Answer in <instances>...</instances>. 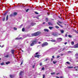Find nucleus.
<instances>
[{
  "instance_id": "obj_23",
  "label": "nucleus",
  "mask_w": 78,
  "mask_h": 78,
  "mask_svg": "<svg viewBox=\"0 0 78 78\" xmlns=\"http://www.w3.org/2000/svg\"><path fill=\"white\" fill-rule=\"evenodd\" d=\"M74 31H75V33H76L77 34H78V30H75Z\"/></svg>"
},
{
  "instance_id": "obj_1",
  "label": "nucleus",
  "mask_w": 78,
  "mask_h": 78,
  "mask_svg": "<svg viewBox=\"0 0 78 78\" xmlns=\"http://www.w3.org/2000/svg\"><path fill=\"white\" fill-rule=\"evenodd\" d=\"M41 33V31H37L31 34L32 36H38Z\"/></svg>"
},
{
  "instance_id": "obj_39",
  "label": "nucleus",
  "mask_w": 78,
  "mask_h": 78,
  "mask_svg": "<svg viewBox=\"0 0 78 78\" xmlns=\"http://www.w3.org/2000/svg\"><path fill=\"white\" fill-rule=\"evenodd\" d=\"M59 57H60V56L59 55H58L57 57V59H58V58H59Z\"/></svg>"
},
{
  "instance_id": "obj_26",
  "label": "nucleus",
  "mask_w": 78,
  "mask_h": 78,
  "mask_svg": "<svg viewBox=\"0 0 78 78\" xmlns=\"http://www.w3.org/2000/svg\"><path fill=\"white\" fill-rule=\"evenodd\" d=\"M23 61L22 60V61L21 62V63L20 65H22V64H23Z\"/></svg>"
},
{
  "instance_id": "obj_15",
  "label": "nucleus",
  "mask_w": 78,
  "mask_h": 78,
  "mask_svg": "<svg viewBox=\"0 0 78 78\" xmlns=\"http://www.w3.org/2000/svg\"><path fill=\"white\" fill-rule=\"evenodd\" d=\"M68 69H73V66H68Z\"/></svg>"
},
{
  "instance_id": "obj_45",
  "label": "nucleus",
  "mask_w": 78,
  "mask_h": 78,
  "mask_svg": "<svg viewBox=\"0 0 78 78\" xmlns=\"http://www.w3.org/2000/svg\"><path fill=\"white\" fill-rule=\"evenodd\" d=\"M41 69L43 70H44L45 69L44 68V67H43L41 68Z\"/></svg>"
},
{
  "instance_id": "obj_36",
  "label": "nucleus",
  "mask_w": 78,
  "mask_h": 78,
  "mask_svg": "<svg viewBox=\"0 0 78 78\" xmlns=\"http://www.w3.org/2000/svg\"><path fill=\"white\" fill-rule=\"evenodd\" d=\"M68 37H72V36H71V35H68Z\"/></svg>"
},
{
  "instance_id": "obj_4",
  "label": "nucleus",
  "mask_w": 78,
  "mask_h": 78,
  "mask_svg": "<svg viewBox=\"0 0 78 78\" xmlns=\"http://www.w3.org/2000/svg\"><path fill=\"white\" fill-rule=\"evenodd\" d=\"M52 34L53 36H55L56 37H57L58 36V33H53Z\"/></svg>"
},
{
  "instance_id": "obj_3",
  "label": "nucleus",
  "mask_w": 78,
  "mask_h": 78,
  "mask_svg": "<svg viewBox=\"0 0 78 78\" xmlns=\"http://www.w3.org/2000/svg\"><path fill=\"white\" fill-rule=\"evenodd\" d=\"M48 44V43H47V42H44L41 44V47H44L47 46Z\"/></svg>"
},
{
  "instance_id": "obj_47",
  "label": "nucleus",
  "mask_w": 78,
  "mask_h": 78,
  "mask_svg": "<svg viewBox=\"0 0 78 78\" xmlns=\"http://www.w3.org/2000/svg\"><path fill=\"white\" fill-rule=\"evenodd\" d=\"M5 18L4 17V18L3 19V21H5Z\"/></svg>"
},
{
  "instance_id": "obj_11",
  "label": "nucleus",
  "mask_w": 78,
  "mask_h": 78,
  "mask_svg": "<svg viewBox=\"0 0 78 78\" xmlns=\"http://www.w3.org/2000/svg\"><path fill=\"white\" fill-rule=\"evenodd\" d=\"M14 51H14V50H12L11 51L12 53L13 54V55H14Z\"/></svg>"
},
{
  "instance_id": "obj_52",
  "label": "nucleus",
  "mask_w": 78,
  "mask_h": 78,
  "mask_svg": "<svg viewBox=\"0 0 78 78\" xmlns=\"http://www.w3.org/2000/svg\"><path fill=\"white\" fill-rule=\"evenodd\" d=\"M52 58H55V56H54V55H53L52 56Z\"/></svg>"
},
{
  "instance_id": "obj_16",
  "label": "nucleus",
  "mask_w": 78,
  "mask_h": 78,
  "mask_svg": "<svg viewBox=\"0 0 78 78\" xmlns=\"http://www.w3.org/2000/svg\"><path fill=\"white\" fill-rule=\"evenodd\" d=\"M60 32H61V33L63 34L64 32V31L62 30H60Z\"/></svg>"
},
{
  "instance_id": "obj_27",
  "label": "nucleus",
  "mask_w": 78,
  "mask_h": 78,
  "mask_svg": "<svg viewBox=\"0 0 78 78\" xmlns=\"http://www.w3.org/2000/svg\"><path fill=\"white\" fill-rule=\"evenodd\" d=\"M22 31H25V28L23 27L22 29Z\"/></svg>"
},
{
  "instance_id": "obj_55",
  "label": "nucleus",
  "mask_w": 78,
  "mask_h": 78,
  "mask_svg": "<svg viewBox=\"0 0 78 78\" xmlns=\"http://www.w3.org/2000/svg\"><path fill=\"white\" fill-rule=\"evenodd\" d=\"M68 53H71L72 52L70 51H68Z\"/></svg>"
},
{
  "instance_id": "obj_49",
  "label": "nucleus",
  "mask_w": 78,
  "mask_h": 78,
  "mask_svg": "<svg viewBox=\"0 0 78 78\" xmlns=\"http://www.w3.org/2000/svg\"><path fill=\"white\" fill-rule=\"evenodd\" d=\"M67 36H68L67 34H65V37H67Z\"/></svg>"
},
{
  "instance_id": "obj_14",
  "label": "nucleus",
  "mask_w": 78,
  "mask_h": 78,
  "mask_svg": "<svg viewBox=\"0 0 78 78\" xmlns=\"http://www.w3.org/2000/svg\"><path fill=\"white\" fill-rule=\"evenodd\" d=\"M49 29H50V30H51L52 29H53V27H49Z\"/></svg>"
},
{
  "instance_id": "obj_57",
  "label": "nucleus",
  "mask_w": 78,
  "mask_h": 78,
  "mask_svg": "<svg viewBox=\"0 0 78 78\" xmlns=\"http://www.w3.org/2000/svg\"><path fill=\"white\" fill-rule=\"evenodd\" d=\"M67 44V42H66L65 43V45H66V44Z\"/></svg>"
},
{
  "instance_id": "obj_50",
  "label": "nucleus",
  "mask_w": 78,
  "mask_h": 78,
  "mask_svg": "<svg viewBox=\"0 0 78 78\" xmlns=\"http://www.w3.org/2000/svg\"><path fill=\"white\" fill-rule=\"evenodd\" d=\"M64 78V77L63 76H61L60 77V78Z\"/></svg>"
},
{
  "instance_id": "obj_9",
  "label": "nucleus",
  "mask_w": 78,
  "mask_h": 78,
  "mask_svg": "<svg viewBox=\"0 0 78 78\" xmlns=\"http://www.w3.org/2000/svg\"><path fill=\"white\" fill-rule=\"evenodd\" d=\"M23 71H20V75H22L23 73Z\"/></svg>"
},
{
  "instance_id": "obj_13",
  "label": "nucleus",
  "mask_w": 78,
  "mask_h": 78,
  "mask_svg": "<svg viewBox=\"0 0 78 78\" xmlns=\"http://www.w3.org/2000/svg\"><path fill=\"white\" fill-rule=\"evenodd\" d=\"M9 76L10 78H14V75H10Z\"/></svg>"
},
{
  "instance_id": "obj_40",
  "label": "nucleus",
  "mask_w": 78,
  "mask_h": 78,
  "mask_svg": "<svg viewBox=\"0 0 78 78\" xmlns=\"http://www.w3.org/2000/svg\"><path fill=\"white\" fill-rule=\"evenodd\" d=\"M75 56H78V53H76V54H75Z\"/></svg>"
},
{
  "instance_id": "obj_58",
  "label": "nucleus",
  "mask_w": 78,
  "mask_h": 78,
  "mask_svg": "<svg viewBox=\"0 0 78 78\" xmlns=\"http://www.w3.org/2000/svg\"><path fill=\"white\" fill-rule=\"evenodd\" d=\"M3 47H4V45H3L1 46V48H3Z\"/></svg>"
},
{
  "instance_id": "obj_59",
  "label": "nucleus",
  "mask_w": 78,
  "mask_h": 78,
  "mask_svg": "<svg viewBox=\"0 0 78 78\" xmlns=\"http://www.w3.org/2000/svg\"><path fill=\"white\" fill-rule=\"evenodd\" d=\"M59 23H62V22H61L60 21H58Z\"/></svg>"
},
{
  "instance_id": "obj_42",
  "label": "nucleus",
  "mask_w": 78,
  "mask_h": 78,
  "mask_svg": "<svg viewBox=\"0 0 78 78\" xmlns=\"http://www.w3.org/2000/svg\"><path fill=\"white\" fill-rule=\"evenodd\" d=\"M13 29L14 30H17V28L16 27H14Z\"/></svg>"
},
{
  "instance_id": "obj_41",
  "label": "nucleus",
  "mask_w": 78,
  "mask_h": 78,
  "mask_svg": "<svg viewBox=\"0 0 78 78\" xmlns=\"http://www.w3.org/2000/svg\"><path fill=\"white\" fill-rule=\"evenodd\" d=\"M40 66H42V62H41L40 64Z\"/></svg>"
},
{
  "instance_id": "obj_60",
  "label": "nucleus",
  "mask_w": 78,
  "mask_h": 78,
  "mask_svg": "<svg viewBox=\"0 0 78 78\" xmlns=\"http://www.w3.org/2000/svg\"><path fill=\"white\" fill-rule=\"evenodd\" d=\"M6 13H5L4 14V16H5V15H6Z\"/></svg>"
},
{
  "instance_id": "obj_2",
  "label": "nucleus",
  "mask_w": 78,
  "mask_h": 78,
  "mask_svg": "<svg viewBox=\"0 0 78 78\" xmlns=\"http://www.w3.org/2000/svg\"><path fill=\"white\" fill-rule=\"evenodd\" d=\"M37 43V41L36 40H33L32 42V43L30 44V46H33L34 45L36 44Z\"/></svg>"
},
{
  "instance_id": "obj_30",
  "label": "nucleus",
  "mask_w": 78,
  "mask_h": 78,
  "mask_svg": "<svg viewBox=\"0 0 78 78\" xmlns=\"http://www.w3.org/2000/svg\"><path fill=\"white\" fill-rule=\"evenodd\" d=\"M58 17L59 19H62V18L61 16H58Z\"/></svg>"
},
{
  "instance_id": "obj_48",
  "label": "nucleus",
  "mask_w": 78,
  "mask_h": 78,
  "mask_svg": "<svg viewBox=\"0 0 78 78\" xmlns=\"http://www.w3.org/2000/svg\"><path fill=\"white\" fill-rule=\"evenodd\" d=\"M4 64V63H1V65H2V66H3Z\"/></svg>"
},
{
  "instance_id": "obj_62",
  "label": "nucleus",
  "mask_w": 78,
  "mask_h": 78,
  "mask_svg": "<svg viewBox=\"0 0 78 78\" xmlns=\"http://www.w3.org/2000/svg\"><path fill=\"white\" fill-rule=\"evenodd\" d=\"M45 22H43V24H45Z\"/></svg>"
},
{
  "instance_id": "obj_28",
  "label": "nucleus",
  "mask_w": 78,
  "mask_h": 78,
  "mask_svg": "<svg viewBox=\"0 0 78 78\" xmlns=\"http://www.w3.org/2000/svg\"><path fill=\"white\" fill-rule=\"evenodd\" d=\"M56 28H57V29H58L59 28V27L58 26H56L55 27Z\"/></svg>"
},
{
  "instance_id": "obj_43",
  "label": "nucleus",
  "mask_w": 78,
  "mask_h": 78,
  "mask_svg": "<svg viewBox=\"0 0 78 78\" xmlns=\"http://www.w3.org/2000/svg\"><path fill=\"white\" fill-rule=\"evenodd\" d=\"M29 9H27L26 10V12H28V11H29Z\"/></svg>"
},
{
  "instance_id": "obj_54",
  "label": "nucleus",
  "mask_w": 78,
  "mask_h": 78,
  "mask_svg": "<svg viewBox=\"0 0 78 78\" xmlns=\"http://www.w3.org/2000/svg\"><path fill=\"white\" fill-rule=\"evenodd\" d=\"M34 67H35V66L33 65L32 67H33V68H34Z\"/></svg>"
},
{
  "instance_id": "obj_12",
  "label": "nucleus",
  "mask_w": 78,
  "mask_h": 78,
  "mask_svg": "<svg viewBox=\"0 0 78 78\" xmlns=\"http://www.w3.org/2000/svg\"><path fill=\"white\" fill-rule=\"evenodd\" d=\"M48 24L49 25H53V24L50 22H48Z\"/></svg>"
},
{
  "instance_id": "obj_35",
  "label": "nucleus",
  "mask_w": 78,
  "mask_h": 78,
  "mask_svg": "<svg viewBox=\"0 0 78 78\" xmlns=\"http://www.w3.org/2000/svg\"><path fill=\"white\" fill-rule=\"evenodd\" d=\"M51 75H55V72L51 73Z\"/></svg>"
},
{
  "instance_id": "obj_8",
  "label": "nucleus",
  "mask_w": 78,
  "mask_h": 78,
  "mask_svg": "<svg viewBox=\"0 0 78 78\" xmlns=\"http://www.w3.org/2000/svg\"><path fill=\"white\" fill-rule=\"evenodd\" d=\"M44 31H46V32H48L49 31V30L47 29H44Z\"/></svg>"
},
{
  "instance_id": "obj_32",
  "label": "nucleus",
  "mask_w": 78,
  "mask_h": 78,
  "mask_svg": "<svg viewBox=\"0 0 78 78\" xmlns=\"http://www.w3.org/2000/svg\"><path fill=\"white\" fill-rule=\"evenodd\" d=\"M5 58H8V57H9V55H7L5 56Z\"/></svg>"
},
{
  "instance_id": "obj_7",
  "label": "nucleus",
  "mask_w": 78,
  "mask_h": 78,
  "mask_svg": "<svg viewBox=\"0 0 78 78\" xmlns=\"http://www.w3.org/2000/svg\"><path fill=\"white\" fill-rule=\"evenodd\" d=\"M39 56H40V55H35L34 57H35V58H39Z\"/></svg>"
},
{
  "instance_id": "obj_38",
  "label": "nucleus",
  "mask_w": 78,
  "mask_h": 78,
  "mask_svg": "<svg viewBox=\"0 0 78 78\" xmlns=\"http://www.w3.org/2000/svg\"><path fill=\"white\" fill-rule=\"evenodd\" d=\"M71 45H74V42L73 41L71 42Z\"/></svg>"
},
{
  "instance_id": "obj_6",
  "label": "nucleus",
  "mask_w": 78,
  "mask_h": 78,
  "mask_svg": "<svg viewBox=\"0 0 78 78\" xmlns=\"http://www.w3.org/2000/svg\"><path fill=\"white\" fill-rule=\"evenodd\" d=\"M57 41H59V42H61V41H62V38H58L57 39Z\"/></svg>"
},
{
  "instance_id": "obj_51",
  "label": "nucleus",
  "mask_w": 78,
  "mask_h": 78,
  "mask_svg": "<svg viewBox=\"0 0 78 78\" xmlns=\"http://www.w3.org/2000/svg\"><path fill=\"white\" fill-rule=\"evenodd\" d=\"M47 60H48V59L46 58V59H45L44 60V61H47Z\"/></svg>"
},
{
  "instance_id": "obj_21",
  "label": "nucleus",
  "mask_w": 78,
  "mask_h": 78,
  "mask_svg": "<svg viewBox=\"0 0 78 78\" xmlns=\"http://www.w3.org/2000/svg\"><path fill=\"white\" fill-rule=\"evenodd\" d=\"M9 63H10V62H7L5 64H6L7 65H8V64H9Z\"/></svg>"
},
{
  "instance_id": "obj_56",
  "label": "nucleus",
  "mask_w": 78,
  "mask_h": 78,
  "mask_svg": "<svg viewBox=\"0 0 78 78\" xmlns=\"http://www.w3.org/2000/svg\"><path fill=\"white\" fill-rule=\"evenodd\" d=\"M36 19H39V18L38 17H36Z\"/></svg>"
},
{
  "instance_id": "obj_5",
  "label": "nucleus",
  "mask_w": 78,
  "mask_h": 78,
  "mask_svg": "<svg viewBox=\"0 0 78 78\" xmlns=\"http://www.w3.org/2000/svg\"><path fill=\"white\" fill-rule=\"evenodd\" d=\"M73 48H78V43H77L75 45L73 46Z\"/></svg>"
},
{
  "instance_id": "obj_29",
  "label": "nucleus",
  "mask_w": 78,
  "mask_h": 78,
  "mask_svg": "<svg viewBox=\"0 0 78 78\" xmlns=\"http://www.w3.org/2000/svg\"><path fill=\"white\" fill-rule=\"evenodd\" d=\"M19 39H20V38H18V37H17L15 39V40H19Z\"/></svg>"
},
{
  "instance_id": "obj_64",
  "label": "nucleus",
  "mask_w": 78,
  "mask_h": 78,
  "mask_svg": "<svg viewBox=\"0 0 78 78\" xmlns=\"http://www.w3.org/2000/svg\"><path fill=\"white\" fill-rule=\"evenodd\" d=\"M76 59H78V57H76Z\"/></svg>"
},
{
  "instance_id": "obj_44",
  "label": "nucleus",
  "mask_w": 78,
  "mask_h": 78,
  "mask_svg": "<svg viewBox=\"0 0 78 78\" xmlns=\"http://www.w3.org/2000/svg\"><path fill=\"white\" fill-rule=\"evenodd\" d=\"M10 17H12V16H13V14H10Z\"/></svg>"
},
{
  "instance_id": "obj_63",
  "label": "nucleus",
  "mask_w": 78,
  "mask_h": 78,
  "mask_svg": "<svg viewBox=\"0 0 78 78\" xmlns=\"http://www.w3.org/2000/svg\"><path fill=\"white\" fill-rule=\"evenodd\" d=\"M56 78H59V77H58V76H56Z\"/></svg>"
},
{
  "instance_id": "obj_10",
  "label": "nucleus",
  "mask_w": 78,
  "mask_h": 78,
  "mask_svg": "<svg viewBox=\"0 0 78 78\" xmlns=\"http://www.w3.org/2000/svg\"><path fill=\"white\" fill-rule=\"evenodd\" d=\"M34 25H35V23H31V25L32 26H34Z\"/></svg>"
},
{
  "instance_id": "obj_34",
  "label": "nucleus",
  "mask_w": 78,
  "mask_h": 78,
  "mask_svg": "<svg viewBox=\"0 0 78 78\" xmlns=\"http://www.w3.org/2000/svg\"><path fill=\"white\" fill-rule=\"evenodd\" d=\"M34 13L36 14H39V13H37V12H35Z\"/></svg>"
},
{
  "instance_id": "obj_46",
  "label": "nucleus",
  "mask_w": 78,
  "mask_h": 78,
  "mask_svg": "<svg viewBox=\"0 0 78 78\" xmlns=\"http://www.w3.org/2000/svg\"><path fill=\"white\" fill-rule=\"evenodd\" d=\"M53 58H51V61H53Z\"/></svg>"
},
{
  "instance_id": "obj_61",
  "label": "nucleus",
  "mask_w": 78,
  "mask_h": 78,
  "mask_svg": "<svg viewBox=\"0 0 78 78\" xmlns=\"http://www.w3.org/2000/svg\"><path fill=\"white\" fill-rule=\"evenodd\" d=\"M4 78H7V77H6V76H5V77L4 76Z\"/></svg>"
},
{
  "instance_id": "obj_17",
  "label": "nucleus",
  "mask_w": 78,
  "mask_h": 78,
  "mask_svg": "<svg viewBox=\"0 0 78 78\" xmlns=\"http://www.w3.org/2000/svg\"><path fill=\"white\" fill-rule=\"evenodd\" d=\"M57 24L58 25H59V26H60V27H62H62H63L62 26H61V25L59 24L58 23H57Z\"/></svg>"
},
{
  "instance_id": "obj_24",
  "label": "nucleus",
  "mask_w": 78,
  "mask_h": 78,
  "mask_svg": "<svg viewBox=\"0 0 78 78\" xmlns=\"http://www.w3.org/2000/svg\"><path fill=\"white\" fill-rule=\"evenodd\" d=\"M13 15L14 16H16V15H17V12H14V13H13Z\"/></svg>"
},
{
  "instance_id": "obj_22",
  "label": "nucleus",
  "mask_w": 78,
  "mask_h": 78,
  "mask_svg": "<svg viewBox=\"0 0 78 78\" xmlns=\"http://www.w3.org/2000/svg\"><path fill=\"white\" fill-rule=\"evenodd\" d=\"M46 22H48V19L47 18H46Z\"/></svg>"
},
{
  "instance_id": "obj_20",
  "label": "nucleus",
  "mask_w": 78,
  "mask_h": 78,
  "mask_svg": "<svg viewBox=\"0 0 78 78\" xmlns=\"http://www.w3.org/2000/svg\"><path fill=\"white\" fill-rule=\"evenodd\" d=\"M74 69H75L76 70V71H78V67H74Z\"/></svg>"
},
{
  "instance_id": "obj_53",
  "label": "nucleus",
  "mask_w": 78,
  "mask_h": 78,
  "mask_svg": "<svg viewBox=\"0 0 78 78\" xmlns=\"http://www.w3.org/2000/svg\"><path fill=\"white\" fill-rule=\"evenodd\" d=\"M35 55H38V52H36L35 53Z\"/></svg>"
},
{
  "instance_id": "obj_25",
  "label": "nucleus",
  "mask_w": 78,
  "mask_h": 78,
  "mask_svg": "<svg viewBox=\"0 0 78 78\" xmlns=\"http://www.w3.org/2000/svg\"><path fill=\"white\" fill-rule=\"evenodd\" d=\"M8 20V15H7L6 16V20Z\"/></svg>"
},
{
  "instance_id": "obj_31",
  "label": "nucleus",
  "mask_w": 78,
  "mask_h": 78,
  "mask_svg": "<svg viewBox=\"0 0 78 78\" xmlns=\"http://www.w3.org/2000/svg\"><path fill=\"white\" fill-rule=\"evenodd\" d=\"M66 63L67 64H70V62H66Z\"/></svg>"
},
{
  "instance_id": "obj_18",
  "label": "nucleus",
  "mask_w": 78,
  "mask_h": 78,
  "mask_svg": "<svg viewBox=\"0 0 78 78\" xmlns=\"http://www.w3.org/2000/svg\"><path fill=\"white\" fill-rule=\"evenodd\" d=\"M51 42H56V40H51Z\"/></svg>"
},
{
  "instance_id": "obj_33",
  "label": "nucleus",
  "mask_w": 78,
  "mask_h": 78,
  "mask_svg": "<svg viewBox=\"0 0 78 78\" xmlns=\"http://www.w3.org/2000/svg\"><path fill=\"white\" fill-rule=\"evenodd\" d=\"M19 5V3L18 4H17V7L18 8H19V7H20V6Z\"/></svg>"
},
{
  "instance_id": "obj_19",
  "label": "nucleus",
  "mask_w": 78,
  "mask_h": 78,
  "mask_svg": "<svg viewBox=\"0 0 78 78\" xmlns=\"http://www.w3.org/2000/svg\"><path fill=\"white\" fill-rule=\"evenodd\" d=\"M57 62V61H53V64H56Z\"/></svg>"
},
{
  "instance_id": "obj_37",
  "label": "nucleus",
  "mask_w": 78,
  "mask_h": 78,
  "mask_svg": "<svg viewBox=\"0 0 78 78\" xmlns=\"http://www.w3.org/2000/svg\"><path fill=\"white\" fill-rule=\"evenodd\" d=\"M45 74H44L43 75V78H45Z\"/></svg>"
}]
</instances>
